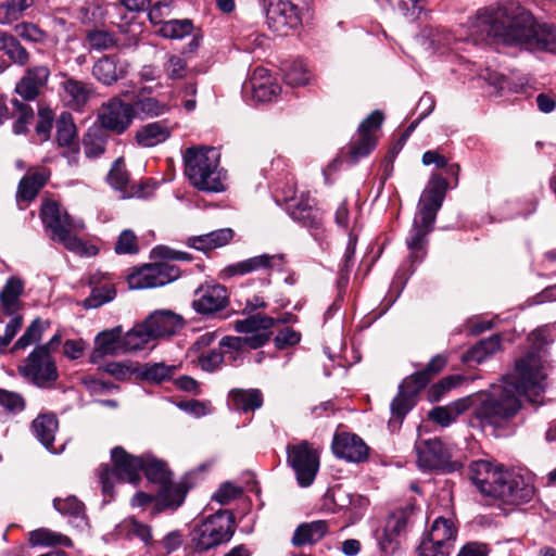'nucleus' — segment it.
I'll list each match as a JSON object with an SVG mask.
<instances>
[{
  "mask_svg": "<svg viewBox=\"0 0 556 556\" xmlns=\"http://www.w3.org/2000/svg\"><path fill=\"white\" fill-rule=\"evenodd\" d=\"M180 276V269L165 262L146 264L127 277L130 289L163 287Z\"/></svg>",
  "mask_w": 556,
  "mask_h": 556,
  "instance_id": "9b49d317",
  "label": "nucleus"
},
{
  "mask_svg": "<svg viewBox=\"0 0 556 556\" xmlns=\"http://www.w3.org/2000/svg\"><path fill=\"white\" fill-rule=\"evenodd\" d=\"M464 378L459 375H451L442 378L437 383L432 384L427 391V399L430 403H438L442 401L445 395L459 386Z\"/></svg>",
  "mask_w": 556,
  "mask_h": 556,
  "instance_id": "49530a36",
  "label": "nucleus"
},
{
  "mask_svg": "<svg viewBox=\"0 0 556 556\" xmlns=\"http://www.w3.org/2000/svg\"><path fill=\"white\" fill-rule=\"evenodd\" d=\"M109 140L108 131L98 124H93L84 136L83 143L87 157H99L105 152Z\"/></svg>",
  "mask_w": 556,
  "mask_h": 556,
  "instance_id": "2f4dec72",
  "label": "nucleus"
},
{
  "mask_svg": "<svg viewBox=\"0 0 556 556\" xmlns=\"http://www.w3.org/2000/svg\"><path fill=\"white\" fill-rule=\"evenodd\" d=\"M36 0H0V24L9 25L22 18Z\"/></svg>",
  "mask_w": 556,
  "mask_h": 556,
  "instance_id": "e433bc0d",
  "label": "nucleus"
},
{
  "mask_svg": "<svg viewBox=\"0 0 556 556\" xmlns=\"http://www.w3.org/2000/svg\"><path fill=\"white\" fill-rule=\"evenodd\" d=\"M476 26L486 37L507 46L556 51V26L538 23L530 12L519 5L480 10L477 13Z\"/></svg>",
  "mask_w": 556,
  "mask_h": 556,
  "instance_id": "f03ea898",
  "label": "nucleus"
},
{
  "mask_svg": "<svg viewBox=\"0 0 556 556\" xmlns=\"http://www.w3.org/2000/svg\"><path fill=\"white\" fill-rule=\"evenodd\" d=\"M87 40L90 48L94 50H108L116 45L114 35L108 30H91L87 35Z\"/></svg>",
  "mask_w": 556,
  "mask_h": 556,
  "instance_id": "e2e57ef3",
  "label": "nucleus"
},
{
  "mask_svg": "<svg viewBox=\"0 0 556 556\" xmlns=\"http://www.w3.org/2000/svg\"><path fill=\"white\" fill-rule=\"evenodd\" d=\"M108 182L114 189L122 193V198H147L149 193L146 190L143 182H130L129 174L126 169L125 161L123 157H118L112 165L108 174Z\"/></svg>",
  "mask_w": 556,
  "mask_h": 556,
  "instance_id": "f3484780",
  "label": "nucleus"
},
{
  "mask_svg": "<svg viewBox=\"0 0 556 556\" xmlns=\"http://www.w3.org/2000/svg\"><path fill=\"white\" fill-rule=\"evenodd\" d=\"M62 87L68 104L74 109L84 106L91 93V88L88 84L74 78H66L62 83Z\"/></svg>",
  "mask_w": 556,
  "mask_h": 556,
  "instance_id": "4c0bfd02",
  "label": "nucleus"
},
{
  "mask_svg": "<svg viewBox=\"0 0 556 556\" xmlns=\"http://www.w3.org/2000/svg\"><path fill=\"white\" fill-rule=\"evenodd\" d=\"M184 174L189 184L202 192L226 190L225 175L219 168V153L211 147L187 148L182 154Z\"/></svg>",
  "mask_w": 556,
  "mask_h": 556,
  "instance_id": "39448f33",
  "label": "nucleus"
},
{
  "mask_svg": "<svg viewBox=\"0 0 556 556\" xmlns=\"http://www.w3.org/2000/svg\"><path fill=\"white\" fill-rule=\"evenodd\" d=\"M429 378L425 377L419 370L406 377L399 388L404 390L408 395L416 401L419 393L428 386Z\"/></svg>",
  "mask_w": 556,
  "mask_h": 556,
  "instance_id": "13d9d810",
  "label": "nucleus"
},
{
  "mask_svg": "<svg viewBox=\"0 0 556 556\" xmlns=\"http://www.w3.org/2000/svg\"><path fill=\"white\" fill-rule=\"evenodd\" d=\"M417 401L408 395L404 390L399 388L396 396L392 400L390 409L391 418L389 420V428L392 431L399 430L405 416L414 408Z\"/></svg>",
  "mask_w": 556,
  "mask_h": 556,
  "instance_id": "c756f323",
  "label": "nucleus"
},
{
  "mask_svg": "<svg viewBox=\"0 0 556 556\" xmlns=\"http://www.w3.org/2000/svg\"><path fill=\"white\" fill-rule=\"evenodd\" d=\"M287 460L294 470L298 483L303 486H309L319 469V454L313 444L308 441H301L296 444L288 445Z\"/></svg>",
  "mask_w": 556,
  "mask_h": 556,
  "instance_id": "1a4fd4ad",
  "label": "nucleus"
},
{
  "mask_svg": "<svg viewBox=\"0 0 556 556\" xmlns=\"http://www.w3.org/2000/svg\"><path fill=\"white\" fill-rule=\"evenodd\" d=\"M135 116L136 109L131 103L124 102L119 98L114 97L102 104L98 113V125L108 132L122 135L129 128Z\"/></svg>",
  "mask_w": 556,
  "mask_h": 556,
  "instance_id": "f8f14e48",
  "label": "nucleus"
},
{
  "mask_svg": "<svg viewBox=\"0 0 556 556\" xmlns=\"http://www.w3.org/2000/svg\"><path fill=\"white\" fill-rule=\"evenodd\" d=\"M193 30V24L190 20H169L163 23L159 34L169 39H181Z\"/></svg>",
  "mask_w": 556,
  "mask_h": 556,
  "instance_id": "de8ad7c7",
  "label": "nucleus"
},
{
  "mask_svg": "<svg viewBox=\"0 0 556 556\" xmlns=\"http://www.w3.org/2000/svg\"><path fill=\"white\" fill-rule=\"evenodd\" d=\"M43 332V327L39 318L31 321V324L26 328L25 332L22 337L17 339L14 345L11 349V352H15L18 350H24L28 345L39 341L41 339Z\"/></svg>",
  "mask_w": 556,
  "mask_h": 556,
  "instance_id": "864d4df0",
  "label": "nucleus"
},
{
  "mask_svg": "<svg viewBox=\"0 0 556 556\" xmlns=\"http://www.w3.org/2000/svg\"><path fill=\"white\" fill-rule=\"evenodd\" d=\"M376 144L377 138L375 135L358 132V138L350 143L349 154L352 162L356 163L359 159L367 156L376 148Z\"/></svg>",
  "mask_w": 556,
  "mask_h": 556,
  "instance_id": "09e8293b",
  "label": "nucleus"
},
{
  "mask_svg": "<svg viewBox=\"0 0 556 556\" xmlns=\"http://www.w3.org/2000/svg\"><path fill=\"white\" fill-rule=\"evenodd\" d=\"M175 370L176 366L166 365L164 363H147L137 369V375L141 380L162 383L170 380Z\"/></svg>",
  "mask_w": 556,
  "mask_h": 556,
  "instance_id": "ea45409f",
  "label": "nucleus"
},
{
  "mask_svg": "<svg viewBox=\"0 0 556 556\" xmlns=\"http://www.w3.org/2000/svg\"><path fill=\"white\" fill-rule=\"evenodd\" d=\"M283 80L292 87L304 86L308 83V74L301 63L287 64L283 68Z\"/></svg>",
  "mask_w": 556,
  "mask_h": 556,
  "instance_id": "4d7b16f0",
  "label": "nucleus"
},
{
  "mask_svg": "<svg viewBox=\"0 0 556 556\" xmlns=\"http://www.w3.org/2000/svg\"><path fill=\"white\" fill-rule=\"evenodd\" d=\"M131 104L136 109V115L142 113L148 116H159L167 109L165 104L151 97L139 98Z\"/></svg>",
  "mask_w": 556,
  "mask_h": 556,
  "instance_id": "680f3d73",
  "label": "nucleus"
},
{
  "mask_svg": "<svg viewBox=\"0 0 556 556\" xmlns=\"http://www.w3.org/2000/svg\"><path fill=\"white\" fill-rule=\"evenodd\" d=\"M112 466L102 464L97 472L105 496L113 497L114 482H129L138 484L143 466V456H135L126 452L122 446H115L111 451Z\"/></svg>",
  "mask_w": 556,
  "mask_h": 556,
  "instance_id": "0eeeda50",
  "label": "nucleus"
},
{
  "mask_svg": "<svg viewBox=\"0 0 556 556\" xmlns=\"http://www.w3.org/2000/svg\"><path fill=\"white\" fill-rule=\"evenodd\" d=\"M266 74L265 68H256L251 78L253 98L260 102H269L276 99L281 91V88L269 77L263 80Z\"/></svg>",
  "mask_w": 556,
  "mask_h": 556,
  "instance_id": "cd10ccee",
  "label": "nucleus"
},
{
  "mask_svg": "<svg viewBox=\"0 0 556 556\" xmlns=\"http://www.w3.org/2000/svg\"><path fill=\"white\" fill-rule=\"evenodd\" d=\"M542 358L536 349H530L516 359L514 371L503 376L502 383L489 391L478 392L476 419L482 427L504 429L522 407L521 397L541 388Z\"/></svg>",
  "mask_w": 556,
  "mask_h": 556,
  "instance_id": "f257e3e1",
  "label": "nucleus"
},
{
  "mask_svg": "<svg viewBox=\"0 0 556 556\" xmlns=\"http://www.w3.org/2000/svg\"><path fill=\"white\" fill-rule=\"evenodd\" d=\"M50 75L51 72L48 65L29 66L16 83L14 91L22 100L34 101L47 87Z\"/></svg>",
  "mask_w": 556,
  "mask_h": 556,
  "instance_id": "2eb2a0df",
  "label": "nucleus"
},
{
  "mask_svg": "<svg viewBox=\"0 0 556 556\" xmlns=\"http://www.w3.org/2000/svg\"><path fill=\"white\" fill-rule=\"evenodd\" d=\"M58 427L59 420L54 414H40L31 422L36 438L49 450L53 446Z\"/></svg>",
  "mask_w": 556,
  "mask_h": 556,
  "instance_id": "7c9ffc66",
  "label": "nucleus"
},
{
  "mask_svg": "<svg viewBox=\"0 0 556 556\" xmlns=\"http://www.w3.org/2000/svg\"><path fill=\"white\" fill-rule=\"evenodd\" d=\"M280 255L262 254L253 256L235 264L227 265L220 273L223 278H232L235 276L248 275L261 269H269L275 266L276 261H280Z\"/></svg>",
  "mask_w": 556,
  "mask_h": 556,
  "instance_id": "412c9836",
  "label": "nucleus"
},
{
  "mask_svg": "<svg viewBox=\"0 0 556 556\" xmlns=\"http://www.w3.org/2000/svg\"><path fill=\"white\" fill-rule=\"evenodd\" d=\"M40 217L46 228L51 231L52 240L72 229L70 215L62 212L60 205L54 201L46 202L41 206Z\"/></svg>",
  "mask_w": 556,
  "mask_h": 556,
  "instance_id": "aec40b11",
  "label": "nucleus"
},
{
  "mask_svg": "<svg viewBox=\"0 0 556 556\" xmlns=\"http://www.w3.org/2000/svg\"><path fill=\"white\" fill-rule=\"evenodd\" d=\"M447 189V180L439 174H433L419 199L417 213L406 238L409 258L413 262H421L427 253V237L433 230L437 214L442 207Z\"/></svg>",
  "mask_w": 556,
  "mask_h": 556,
  "instance_id": "20e7f679",
  "label": "nucleus"
},
{
  "mask_svg": "<svg viewBox=\"0 0 556 556\" xmlns=\"http://www.w3.org/2000/svg\"><path fill=\"white\" fill-rule=\"evenodd\" d=\"M327 532L328 523L325 520L304 522L294 530L291 543L296 547L313 545L320 541Z\"/></svg>",
  "mask_w": 556,
  "mask_h": 556,
  "instance_id": "393cba45",
  "label": "nucleus"
},
{
  "mask_svg": "<svg viewBox=\"0 0 556 556\" xmlns=\"http://www.w3.org/2000/svg\"><path fill=\"white\" fill-rule=\"evenodd\" d=\"M53 122V111L48 106H40L38 109V122L35 130L36 134L40 137L41 141H47L50 138Z\"/></svg>",
  "mask_w": 556,
  "mask_h": 556,
  "instance_id": "052dcab7",
  "label": "nucleus"
},
{
  "mask_svg": "<svg viewBox=\"0 0 556 556\" xmlns=\"http://www.w3.org/2000/svg\"><path fill=\"white\" fill-rule=\"evenodd\" d=\"M228 305V290L219 283H203L193 292L191 307L203 317H215Z\"/></svg>",
  "mask_w": 556,
  "mask_h": 556,
  "instance_id": "ddd939ff",
  "label": "nucleus"
},
{
  "mask_svg": "<svg viewBox=\"0 0 556 556\" xmlns=\"http://www.w3.org/2000/svg\"><path fill=\"white\" fill-rule=\"evenodd\" d=\"M56 142L60 147L77 150L76 126L72 114L68 112H62L56 119Z\"/></svg>",
  "mask_w": 556,
  "mask_h": 556,
  "instance_id": "58836bf2",
  "label": "nucleus"
},
{
  "mask_svg": "<svg viewBox=\"0 0 556 556\" xmlns=\"http://www.w3.org/2000/svg\"><path fill=\"white\" fill-rule=\"evenodd\" d=\"M144 323L153 339L174 336L184 327L182 317L172 311H156Z\"/></svg>",
  "mask_w": 556,
  "mask_h": 556,
  "instance_id": "6ab92c4d",
  "label": "nucleus"
},
{
  "mask_svg": "<svg viewBox=\"0 0 556 556\" xmlns=\"http://www.w3.org/2000/svg\"><path fill=\"white\" fill-rule=\"evenodd\" d=\"M146 478L162 486H166L172 482V472L169 471L167 464L161 459L143 456V466L141 468Z\"/></svg>",
  "mask_w": 556,
  "mask_h": 556,
  "instance_id": "72a5a7b5",
  "label": "nucleus"
},
{
  "mask_svg": "<svg viewBox=\"0 0 556 556\" xmlns=\"http://www.w3.org/2000/svg\"><path fill=\"white\" fill-rule=\"evenodd\" d=\"M188 488L184 483L172 485V482L166 486H162L159 493L157 505L162 509L179 507L187 495Z\"/></svg>",
  "mask_w": 556,
  "mask_h": 556,
  "instance_id": "a18cd8bd",
  "label": "nucleus"
},
{
  "mask_svg": "<svg viewBox=\"0 0 556 556\" xmlns=\"http://www.w3.org/2000/svg\"><path fill=\"white\" fill-rule=\"evenodd\" d=\"M116 254H137L139 252V244L137 236L130 229L123 230L114 247Z\"/></svg>",
  "mask_w": 556,
  "mask_h": 556,
  "instance_id": "bf43d9fd",
  "label": "nucleus"
},
{
  "mask_svg": "<svg viewBox=\"0 0 556 556\" xmlns=\"http://www.w3.org/2000/svg\"><path fill=\"white\" fill-rule=\"evenodd\" d=\"M0 52H3L17 66L24 67L29 64L30 53L21 43L20 39L11 33L5 31Z\"/></svg>",
  "mask_w": 556,
  "mask_h": 556,
  "instance_id": "473e14b6",
  "label": "nucleus"
},
{
  "mask_svg": "<svg viewBox=\"0 0 556 556\" xmlns=\"http://www.w3.org/2000/svg\"><path fill=\"white\" fill-rule=\"evenodd\" d=\"M24 292V282L17 276H11L0 291V305L7 316L15 315L23 308L21 295Z\"/></svg>",
  "mask_w": 556,
  "mask_h": 556,
  "instance_id": "4be33fe9",
  "label": "nucleus"
},
{
  "mask_svg": "<svg viewBox=\"0 0 556 556\" xmlns=\"http://www.w3.org/2000/svg\"><path fill=\"white\" fill-rule=\"evenodd\" d=\"M242 493V488L227 481L220 484L217 491L212 495V500L220 505H228L231 501L240 497Z\"/></svg>",
  "mask_w": 556,
  "mask_h": 556,
  "instance_id": "0e129e2a",
  "label": "nucleus"
},
{
  "mask_svg": "<svg viewBox=\"0 0 556 556\" xmlns=\"http://www.w3.org/2000/svg\"><path fill=\"white\" fill-rule=\"evenodd\" d=\"M116 295V290L113 285H104L101 287L93 288L88 298L84 300L85 308H97L110 301Z\"/></svg>",
  "mask_w": 556,
  "mask_h": 556,
  "instance_id": "603ef678",
  "label": "nucleus"
},
{
  "mask_svg": "<svg viewBox=\"0 0 556 556\" xmlns=\"http://www.w3.org/2000/svg\"><path fill=\"white\" fill-rule=\"evenodd\" d=\"M229 405L240 412L249 413L263 405V394L258 389H232L228 394Z\"/></svg>",
  "mask_w": 556,
  "mask_h": 556,
  "instance_id": "a878e982",
  "label": "nucleus"
},
{
  "mask_svg": "<svg viewBox=\"0 0 556 556\" xmlns=\"http://www.w3.org/2000/svg\"><path fill=\"white\" fill-rule=\"evenodd\" d=\"M419 556H448L450 555V546L437 544L424 536L418 548Z\"/></svg>",
  "mask_w": 556,
  "mask_h": 556,
  "instance_id": "774afa93",
  "label": "nucleus"
},
{
  "mask_svg": "<svg viewBox=\"0 0 556 556\" xmlns=\"http://www.w3.org/2000/svg\"><path fill=\"white\" fill-rule=\"evenodd\" d=\"M29 542L31 545H41V546H73L72 540L62 534L54 531H51L47 528H40L34 530L29 533Z\"/></svg>",
  "mask_w": 556,
  "mask_h": 556,
  "instance_id": "c03bdc74",
  "label": "nucleus"
},
{
  "mask_svg": "<svg viewBox=\"0 0 556 556\" xmlns=\"http://www.w3.org/2000/svg\"><path fill=\"white\" fill-rule=\"evenodd\" d=\"M478 401H479V396H478V392H477V393L460 397L456 401H453L445 406L448 409L450 415L453 418V420L456 421V419L460 415H463L465 412H467L469 408L473 409L472 415L476 418V407H477Z\"/></svg>",
  "mask_w": 556,
  "mask_h": 556,
  "instance_id": "6e6d98bb",
  "label": "nucleus"
},
{
  "mask_svg": "<svg viewBox=\"0 0 556 556\" xmlns=\"http://www.w3.org/2000/svg\"><path fill=\"white\" fill-rule=\"evenodd\" d=\"M92 75L103 85L110 86L124 78L126 70L124 66L118 65V58L116 55H104L94 63Z\"/></svg>",
  "mask_w": 556,
  "mask_h": 556,
  "instance_id": "b1692460",
  "label": "nucleus"
},
{
  "mask_svg": "<svg viewBox=\"0 0 556 556\" xmlns=\"http://www.w3.org/2000/svg\"><path fill=\"white\" fill-rule=\"evenodd\" d=\"M187 62L178 55H170L164 64V71L169 79H181L187 74Z\"/></svg>",
  "mask_w": 556,
  "mask_h": 556,
  "instance_id": "69168bd1",
  "label": "nucleus"
},
{
  "mask_svg": "<svg viewBox=\"0 0 556 556\" xmlns=\"http://www.w3.org/2000/svg\"><path fill=\"white\" fill-rule=\"evenodd\" d=\"M11 117L15 118L12 125L13 132L15 135L26 134L28 131V126L34 122L35 118L33 108L24 100L22 101L17 98H13L11 100Z\"/></svg>",
  "mask_w": 556,
  "mask_h": 556,
  "instance_id": "c9c22d12",
  "label": "nucleus"
},
{
  "mask_svg": "<svg viewBox=\"0 0 556 556\" xmlns=\"http://www.w3.org/2000/svg\"><path fill=\"white\" fill-rule=\"evenodd\" d=\"M457 530L452 520L444 517H438L428 533L424 536L432 542L441 545H447L450 548L453 546V541L456 539Z\"/></svg>",
  "mask_w": 556,
  "mask_h": 556,
  "instance_id": "f704fd0d",
  "label": "nucleus"
},
{
  "mask_svg": "<svg viewBox=\"0 0 556 556\" xmlns=\"http://www.w3.org/2000/svg\"><path fill=\"white\" fill-rule=\"evenodd\" d=\"M122 332L121 326L100 332L94 340V349L90 356L91 362L97 363L105 355L117 354L118 350H122Z\"/></svg>",
  "mask_w": 556,
  "mask_h": 556,
  "instance_id": "5701e85b",
  "label": "nucleus"
},
{
  "mask_svg": "<svg viewBox=\"0 0 556 556\" xmlns=\"http://www.w3.org/2000/svg\"><path fill=\"white\" fill-rule=\"evenodd\" d=\"M501 349V337L493 334L488 339L480 340L477 344L468 349L462 356L465 364H481Z\"/></svg>",
  "mask_w": 556,
  "mask_h": 556,
  "instance_id": "bb28decb",
  "label": "nucleus"
},
{
  "mask_svg": "<svg viewBox=\"0 0 556 556\" xmlns=\"http://www.w3.org/2000/svg\"><path fill=\"white\" fill-rule=\"evenodd\" d=\"M304 0H262L266 23L279 36H288L302 24L300 5Z\"/></svg>",
  "mask_w": 556,
  "mask_h": 556,
  "instance_id": "6e6552de",
  "label": "nucleus"
},
{
  "mask_svg": "<svg viewBox=\"0 0 556 556\" xmlns=\"http://www.w3.org/2000/svg\"><path fill=\"white\" fill-rule=\"evenodd\" d=\"M290 202L287 205V212L290 217L306 228L318 230L323 223V213L319 208L309 203L307 199L293 200L294 189L289 188Z\"/></svg>",
  "mask_w": 556,
  "mask_h": 556,
  "instance_id": "a211bd4d",
  "label": "nucleus"
},
{
  "mask_svg": "<svg viewBox=\"0 0 556 556\" xmlns=\"http://www.w3.org/2000/svg\"><path fill=\"white\" fill-rule=\"evenodd\" d=\"M235 531L233 513L220 509L193 527L189 534L190 544L195 552H207L229 542Z\"/></svg>",
  "mask_w": 556,
  "mask_h": 556,
  "instance_id": "423d86ee",
  "label": "nucleus"
},
{
  "mask_svg": "<svg viewBox=\"0 0 556 556\" xmlns=\"http://www.w3.org/2000/svg\"><path fill=\"white\" fill-rule=\"evenodd\" d=\"M153 340L146 323L136 325L122 337L123 352L138 351Z\"/></svg>",
  "mask_w": 556,
  "mask_h": 556,
  "instance_id": "79ce46f5",
  "label": "nucleus"
},
{
  "mask_svg": "<svg viewBox=\"0 0 556 556\" xmlns=\"http://www.w3.org/2000/svg\"><path fill=\"white\" fill-rule=\"evenodd\" d=\"M417 463L422 469H445L451 454L440 439L418 440L415 443Z\"/></svg>",
  "mask_w": 556,
  "mask_h": 556,
  "instance_id": "4468645a",
  "label": "nucleus"
},
{
  "mask_svg": "<svg viewBox=\"0 0 556 556\" xmlns=\"http://www.w3.org/2000/svg\"><path fill=\"white\" fill-rule=\"evenodd\" d=\"M478 401H479V396H478V392H477V393L460 397L456 401H453L445 406L448 409L450 415L453 418V420L456 421V419L460 415H463L465 412H467L469 408L473 409L472 415L476 418V407H477Z\"/></svg>",
  "mask_w": 556,
  "mask_h": 556,
  "instance_id": "5fc2aeb1",
  "label": "nucleus"
},
{
  "mask_svg": "<svg viewBox=\"0 0 556 556\" xmlns=\"http://www.w3.org/2000/svg\"><path fill=\"white\" fill-rule=\"evenodd\" d=\"M0 405L8 412L16 413L25 408L23 396L16 392L0 389Z\"/></svg>",
  "mask_w": 556,
  "mask_h": 556,
  "instance_id": "338daca9",
  "label": "nucleus"
},
{
  "mask_svg": "<svg viewBox=\"0 0 556 556\" xmlns=\"http://www.w3.org/2000/svg\"><path fill=\"white\" fill-rule=\"evenodd\" d=\"M53 507L62 515L75 519L85 518V506L75 496H67L66 498H54Z\"/></svg>",
  "mask_w": 556,
  "mask_h": 556,
  "instance_id": "8fccbe9b",
  "label": "nucleus"
},
{
  "mask_svg": "<svg viewBox=\"0 0 556 556\" xmlns=\"http://www.w3.org/2000/svg\"><path fill=\"white\" fill-rule=\"evenodd\" d=\"M276 325V319L267 315L257 313L250 315L244 319L235 323V330L240 333L270 332L269 330Z\"/></svg>",
  "mask_w": 556,
  "mask_h": 556,
  "instance_id": "a19ab883",
  "label": "nucleus"
},
{
  "mask_svg": "<svg viewBox=\"0 0 556 556\" xmlns=\"http://www.w3.org/2000/svg\"><path fill=\"white\" fill-rule=\"evenodd\" d=\"M333 454L351 463H362L368 458L369 447L363 439L356 434L337 433L332 441Z\"/></svg>",
  "mask_w": 556,
  "mask_h": 556,
  "instance_id": "dca6fc26",
  "label": "nucleus"
},
{
  "mask_svg": "<svg viewBox=\"0 0 556 556\" xmlns=\"http://www.w3.org/2000/svg\"><path fill=\"white\" fill-rule=\"evenodd\" d=\"M415 511V505L407 504L404 507L393 511L386 521L387 532L400 536L412 523V516Z\"/></svg>",
  "mask_w": 556,
  "mask_h": 556,
  "instance_id": "37998d69",
  "label": "nucleus"
},
{
  "mask_svg": "<svg viewBox=\"0 0 556 556\" xmlns=\"http://www.w3.org/2000/svg\"><path fill=\"white\" fill-rule=\"evenodd\" d=\"M16 37L31 43H43L48 33L31 22H22L15 25Z\"/></svg>",
  "mask_w": 556,
  "mask_h": 556,
  "instance_id": "3c124183",
  "label": "nucleus"
},
{
  "mask_svg": "<svg viewBox=\"0 0 556 556\" xmlns=\"http://www.w3.org/2000/svg\"><path fill=\"white\" fill-rule=\"evenodd\" d=\"M170 137V130L161 122L149 123L136 131V141L139 146L151 148L164 142Z\"/></svg>",
  "mask_w": 556,
  "mask_h": 556,
  "instance_id": "c85d7f7f",
  "label": "nucleus"
},
{
  "mask_svg": "<svg viewBox=\"0 0 556 556\" xmlns=\"http://www.w3.org/2000/svg\"><path fill=\"white\" fill-rule=\"evenodd\" d=\"M45 346H36L18 366V372L39 388H50L59 378L54 358L45 354Z\"/></svg>",
  "mask_w": 556,
  "mask_h": 556,
  "instance_id": "9d476101",
  "label": "nucleus"
},
{
  "mask_svg": "<svg viewBox=\"0 0 556 556\" xmlns=\"http://www.w3.org/2000/svg\"><path fill=\"white\" fill-rule=\"evenodd\" d=\"M468 475L481 494L498 498L506 504L528 503L534 495V486L523 476L503 469L490 460H473Z\"/></svg>",
  "mask_w": 556,
  "mask_h": 556,
  "instance_id": "7ed1b4c3",
  "label": "nucleus"
}]
</instances>
